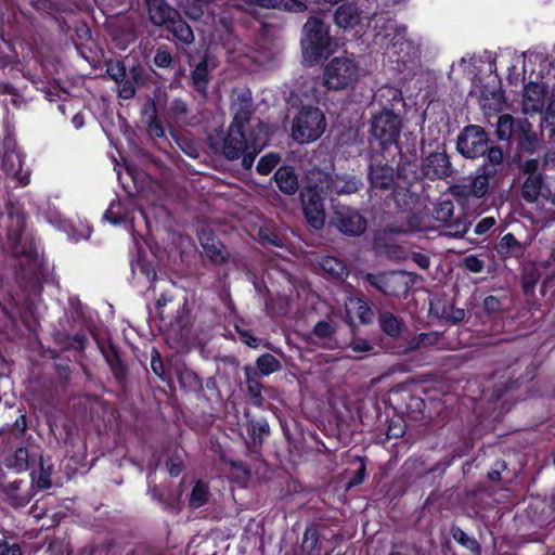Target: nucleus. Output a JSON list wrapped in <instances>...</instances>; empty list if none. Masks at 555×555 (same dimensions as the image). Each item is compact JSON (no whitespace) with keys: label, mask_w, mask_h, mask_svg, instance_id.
<instances>
[{"label":"nucleus","mask_w":555,"mask_h":555,"mask_svg":"<svg viewBox=\"0 0 555 555\" xmlns=\"http://www.w3.org/2000/svg\"><path fill=\"white\" fill-rule=\"evenodd\" d=\"M378 108L367 119L366 153L396 159L400 154L399 138L403 127L405 101L400 89L383 86L375 94Z\"/></svg>","instance_id":"f257e3e1"},{"label":"nucleus","mask_w":555,"mask_h":555,"mask_svg":"<svg viewBox=\"0 0 555 555\" xmlns=\"http://www.w3.org/2000/svg\"><path fill=\"white\" fill-rule=\"evenodd\" d=\"M267 135H262L260 124L250 129L248 133L246 130L232 127H228L227 130L219 127L207 137L208 147L215 155L229 162L241 159V165L245 170L253 167L256 157L267 145Z\"/></svg>","instance_id":"f03ea898"},{"label":"nucleus","mask_w":555,"mask_h":555,"mask_svg":"<svg viewBox=\"0 0 555 555\" xmlns=\"http://www.w3.org/2000/svg\"><path fill=\"white\" fill-rule=\"evenodd\" d=\"M5 246L14 258L24 257L29 261H36L38 251L34 238H24L26 229V214L24 209L18 204L9 202L5 205Z\"/></svg>","instance_id":"7ed1b4c3"},{"label":"nucleus","mask_w":555,"mask_h":555,"mask_svg":"<svg viewBox=\"0 0 555 555\" xmlns=\"http://www.w3.org/2000/svg\"><path fill=\"white\" fill-rule=\"evenodd\" d=\"M489 134L478 125L465 126L457 135L456 151L465 158L486 156L483 162L500 165L503 151L500 146L489 145Z\"/></svg>","instance_id":"20e7f679"},{"label":"nucleus","mask_w":555,"mask_h":555,"mask_svg":"<svg viewBox=\"0 0 555 555\" xmlns=\"http://www.w3.org/2000/svg\"><path fill=\"white\" fill-rule=\"evenodd\" d=\"M330 27L319 17L311 16L305 23L301 38V48L305 59L310 64H318L332 53L333 39L328 33Z\"/></svg>","instance_id":"39448f33"},{"label":"nucleus","mask_w":555,"mask_h":555,"mask_svg":"<svg viewBox=\"0 0 555 555\" xmlns=\"http://www.w3.org/2000/svg\"><path fill=\"white\" fill-rule=\"evenodd\" d=\"M4 465L16 473L29 470L30 486H52L53 463L51 459L40 455L38 460L30 455L25 447L17 448L4 459Z\"/></svg>","instance_id":"423d86ee"},{"label":"nucleus","mask_w":555,"mask_h":555,"mask_svg":"<svg viewBox=\"0 0 555 555\" xmlns=\"http://www.w3.org/2000/svg\"><path fill=\"white\" fill-rule=\"evenodd\" d=\"M326 120L319 107L302 106L293 119L292 137L300 143L317 141L324 133Z\"/></svg>","instance_id":"0eeeda50"},{"label":"nucleus","mask_w":555,"mask_h":555,"mask_svg":"<svg viewBox=\"0 0 555 555\" xmlns=\"http://www.w3.org/2000/svg\"><path fill=\"white\" fill-rule=\"evenodd\" d=\"M358 79L359 65L353 59L334 57L324 68L323 82L328 90H346L353 87Z\"/></svg>","instance_id":"6e6552de"},{"label":"nucleus","mask_w":555,"mask_h":555,"mask_svg":"<svg viewBox=\"0 0 555 555\" xmlns=\"http://www.w3.org/2000/svg\"><path fill=\"white\" fill-rule=\"evenodd\" d=\"M455 172L450 155L442 149L422 155L418 170L414 171L417 176L414 178L421 179V182L425 180L435 182L452 178Z\"/></svg>","instance_id":"1a4fd4ad"},{"label":"nucleus","mask_w":555,"mask_h":555,"mask_svg":"<svg viewBox=\"0 0 555 555\" xmlns=\"http://www.w3.org/2000/svg\"><path fill=\"white\" fill-rule=\"evenodd\" d=\"M367 181L372 190L383 192L392 191L398 184L396 182L397 175L392 164L396 159H388L384 155H375L366 153Z\"/></svg>","instance_id":"9d476101"},{"label":"nucleus","mask_w":555,"mask_h":555,"mask_svg":"<svg viewBox=\"0 0 555 555\" xmlns=\"http://www.w3.org/2000/svg\"><path fill=\"white\" fill-rule=\"evenodd\" d=\"M365 281L384 295L397 298H405L411 287V279L404 271L367 273Z\"/></svg>","instance_id":"9b49d317"},{"label":"nucleus","mask_w":555,"mask_h":555,"mask_svg":"<svg viewBox=\"0 0 555 555\" xmlns=\"http://www.w3.org/2000/svg\"><path fill=\"white\" fill-rule=\"evenodd\" d=\"M388 403L401 417L421 421L424 416L425 401L409 388L398 386L388 396Z\"/></svg>","instance_id":"f8f14e48"},{"label":"nucleus","mask_w":555,"mask_h":555,"mask_svg":"<svg viewBox=\"0 0 555 555\" xmlns=\"http://www.w3.org/2000/svg\"><path fill=\"white\" fill-rule=\"evenodd\" d=\"M300 202L308 224L320 230L325 223L324 196L317 185L307 186L300 192Z\"/></svg>","instance_id":"ddd939ff"},{"label":"nucleus","mask_w":555,"mask_h":555,"mask_svg":"<svg viewBox=\"0 0 555 555\" xmlns=\"http://www.w3.org/2000/svg\"><path fill=\"white\" fill-rule=\"evenodd\" d=\"M331 223L344 235L360 236L365 230L367 222L365 218L348 206H335Z\"/></svg>","instance_id":"4468645a"},{"label":"nucleus","mask_w":555,"mask_h":555,"mask_svg":"<svg viewBox=\"0 0 555 555\" xmlns=\"http://www.w3.org/2000/svg\"><path fill=\"white\" fill-rule=\"evenodd\" d=\"M96 343L116 384L122 389L126 388L128 385L129 367L121 357L120 348L112 339H108L106 344L99 340Z\"/></svg>","instance_id":"2eb2a0df"},{"label":"nucleus","mask_w":555,"mask_h":555,"mask_svg":"<svg viewBox=\"0 0 555 555\" xmlns=\"http://www.w3.org/2000/svg\"><path fill=\"white\" fill-rule=\"evenodd\" d=\"M528 518L538 527H545L555 520V495L552 499L541 495H530L526 507Z\"/></svg>","instance_id":"dca6fc26"},{"label":"nucleus","mask_w":555,"mask_h":555,"mask_svg":"<svg viewBox=\"0 0 555 555\" xmlns=\"http://www.w3.org/2000/svg\"><path fill=\"white\" fill-rule=\"evenodd\" d=\"M496 166L492 163L483 162L477 169V175L468 184L462 185V194L465 196H474L476 198L483 197L489 190L490 179L496 173Z\"/></svg>","instance_id":"f3484780"},{"label":"nucleus","mask_w":555,"mask_h":555,"mask_svg":"<svg viewBox=\"0 0 555 555\" xmlns=\"http://www.w3.org/2000/svg\"><path fill=\"white\" fill-rule=\"evenodd\" d=\"M365 456H348L347 466L336 475L335 486H360L366 476Z\"/></svg>","instance_id":"a211bd4d"},{"label":"nucleus","mask_w":555,"mask_h":555,"mask_svg":"<svg viewBox=\"0 0 555 555\" xmlns=\"http://www.w3.org/2000/svg\"><path fill=\"white\" fill-rule=\"evenodd\" d=\"M231 112L233 117L229 127L246 130V126L249 124L254 113L250 93L242 92L238 94L231 104Z\"/></svg>","instance_id":"6ab92c4d"},{"label":"nucleus","mask_w":555,"mask_h":555,"mask_svg":"<svg viewBox=\"0 0 555 555\" xmlns=\"http://www.w3.org/2000/svg\"><path fill=\"white\" fill-rule=\"evenodd\" d=\"M547 86L538 82H528L524 86L522 109L526 114L542 113L545 107Z\"/></svg>","instance_id":"aec40b11"},{"label":"nucleus","mask_w":555,"mask_h":555,"mask_svg":"<svg viewBox=\"0 0 555 555\" xmlns=\"http://www.w3.org/2000/svg\"><path fill=\"white\" fill-rule=\"evenodd\" d=\"M219 465L221 476H223L231 483L246 486L251 477L249 466L242 461H234L225 457L224 455H221Z\"/></svg>","instance_id":"412c9836"},{"label":"nucleus","mask_w":555,"mask_h":555,"mask_svg":"<svg viewBox=\"0 0 555 555\" xmlns=\"http://www.w3.org/2000/svg\"><path fill=\"white\" fill-rule=\"evenodd\" d=\"M554 192L545 184L544 175L528 176L521 186V197L529 204L535 203L539 197L553 198Z\"/></svg>","instance_id":"4be33fe9"},{"label":"nucleus","mask_w":555,"mask_h":555,"mask_svg":"<svg viewBox=\"0 0 555 555\" xmlns=\"http://www.w3.org/2000/svg\"><path fill=\"white\" fill-rule=\"evenodd\" d=\"M521 152L535 153L542 144V140L534 131L532 124L524 118L518 126L514 141Z\"/></svg>","instance_id":"5701e85b"},{"label":"nucleus","mask_w":555,"mask_h":555,"mask_svg":"<svg viewBox=\"0 0 555 555\" xmlns=\"http://www.w3.org/2000/svg\"><path fill=\"white\" fill-rule=\"evenodd\" d=\"M211 80L208 59L205 55L191 70L190 86L203 99H208V87Z\"/></svg>","instance_id":"b1692460"},{"label":"nucleus","mask_w":555,"mask_h":555,"mask_svg":"<svg viewBox=\"0 0 555 555\" xmlns=\"http://www.w3.org/2000/svg\"><path fill=\"white\" fill-rule=\"evenodd\" d=\"M150 21L155 26H164L166 23L179 16V12L166 0H144Z\"/></svg>","instance_id":"393cba45"},{"label":"nucleus","mask_w":555,"mask_h":555,"mask_svg":"<svg viewBox=\"0 0 555 555\" xmlns=\"http://www.w3.org/2000/svg\"><path fill=\"white\" fill-rule=\"evenodd\" d=\"M363 13L356 3H344L335 11L334 21L343 29H353L363 18H369Z\"/></svg>","instance_id":"a878e982"},{"label":"nucleus","mask_w":555,"mask_h":555,"mask_svg":"<svg viewBox=\"0 0 555 555\" xmlns=\"http://www.w3.org/2000/svg\"><path fill=\"white\" fill-rule=\"evenodd\" d=\"M278 189L285 195H295L299 190V178L291 165H283L273 175Z\"/></svg>","instance_id":"bb28decb"},{"label":"nucleus","mask_w":555,"mask_h":555,"mask_svg":"<svg viewBox=\"0 0 555 555\" xmlns=\"http://www.w3.org/2000/svg\"><path fill=\"white\" fill-rule=\"evenodd\" d=\"M391 197L396 208L402 212L412 211L421 204V196L411 190V184L408 186L397 185L391 191Z\"/></svg>","instance_id":"cd10ccee"},{"label":"nucleus","mask_w":555,"mask_h":555,"mask_svg":"<svg viewBox=\"0 0 555 555\" xmlns=\"http://www.w3.org/2000/svg\"><path fill=\"white\" fill-rule=\"evenodd\" d=\"M397 157H399V159L396 167H393L396 169L397 179L408 184L421 182V179L414 178V176H416L414 171L418 170V165L415 164L416 151L414 150L413 155L410 157L403 154L400 147V154H398Z\"/></svg>","instance_id":"c85d7f7f"},{"label":"nucleus","mask_w":555,"mask_h":555,"mask_svg":"<svg viewBox=\"0 0 555 555\" xmlns=\"http://www.w3.org/2000/svg\"><path fill=\"white\" fill-rule=\"evenodd\" d=\"M494 249L503 259L508 257L520 258L526 251V246L513 233L508 232L499 240Z\"/></svg>","instance_id":"c756f323"},{"label":"nucleus","mask_w":555,"mask_h":555,"mask_svg":"<svg viewBox=\"0 0 555 555\" xmlns=\"http://www.w3.org/2000/svg\"><path fill=\"white\" fill-rule=\"evenodd\" d=\"M181 488H149L153 500L164 509L177 511L181 498Z\"/></svg>","instance_id":"7c9ffc66"},{"label":"nucleus","mask_w":555,"mask_h":555,"mask_svg":"<svg viewBox=\"0 0 555 555\" xmlns=\"http://www.w3.org/2000/svg\"><path fill=\"white\" fill-rule=\"evenodd\" d=\"M245 380L247 386V395L253 405L262 406L264 398L262 396V384L259 380L258 373L250 365L244 367Z\"/></svg>","instance_id":"2f4dec72"},{"label":"nucleus","mask_w":555,"mask_h":555,"mask_svg":"<svg viewBox=\"0 0 555 555\" xmlns=\"http://www.w3.org/2000/svg\"><path fill=\"white\" fill-rule=\"evenodd\" d=\"M167 30L172 35L173 39L181 43L190 44L194 41V34L188 22L181 16H175L168 23H166Z\"/></svg>","instance_id":"473e14b6"},{"label":"nucleus","mask_w":555,"mask_h":555,"mask_svg":"<svg viewBox=\"0 0 555 555\" xmlns=\"http://www.w3.org/2000/svg\"><path fill=\"white\" fill-rule=\"evenodd\" d=\"M385 28L391 31L392 35V47L393 54L400 55V53L410 47V41L406 38L408 28L405 25L398 24L396 20L388 18L385 21Z\"/></svg>","instance_id":"72a5a7b5"},{"label":"nucleus","mask_w":555,"mask_h":555,"mask_svg":"<svg viewBox=\"0 0 555 555\" xmlns=\"http://www.w3.org/2000/svg\"><path fill=\"white\" fill-rule=\"evenodd\" d=\"M524 118H515L509 114L501 115L496 122V137L500 141H514L518 126Z\"/></svg>","instance_id":"f704fd0d"},{"label":"nucleus","mask_w":555,"mask_h":555,"mask_svg":"<svg viewBox=\"0 0 555 555\" xmlns=\"http://www.w3.org/2000/svg\"><path fill=\"white\" fill-rule=\"evenodd\" d=\"M202 246L212 263L224 264L228 262L229 255L220 240L214 236L207 237L205 242H202Z\"/></svg>","instance_id":"c9c22d12"},{"label":"nucleus","mask_w":555,"mask_h":555,"mask_svg":"<svg viewBox=\"0 0 555 555\" xmlns=\"http://www.w3.org/2000/svg\"><path fill=\"white\" fill-rule=\"evenodd\" d=\"M4 494V501L14 508H22L26 506L31 499L37 494L31 492L34 488H1Z\"/></svg>","instance_id":"e433bc0d"},{"label":"nucleus","mask_w":555,"mask_h":555,"mask_svg":"<svg viewBox=\"0 0 555 555\" xmlns=\"http://www.w3.org/2000/svg\"><path fill=\"white\" fill-rule=\"evenodd\" d=\"M380 330L391 338H398L402 334L403 322L396 314L389 311H380L378 314Z\"/></svg>","instance_id":"4c0bfd02"},{"label":"nucleus","mask_w":555,"mask_h":555,"mask_svg":"<svg viewBox=\"0 0 555 555\" xmlns=\"http://www.w3.org/2000/svg\"><path fill=\"white\" fill-rule=\"evenodd\" d=\"M24 159L21 153L15 150H7L2 157V169L3 171L12 176L20 181H23L22 169Z\"/></svg>","instance_id":"58836bf2"},{"label":"nucleus","mask_w":555,"mask_h":555,"mask_svg":"<svg viewBox=\"0 0 555 555\" xmlns=\"http://www.w3.org/2000/svg\"><path fill=\"white\" fill-rule=\"evenodd\" d=\"M517 364H518V361L516 358H513V359L506 361V369H507V371L512 370V373L508 375L505 383L494 386V388L492 390L491 399L498 401L509 390L519 387L520 379H524V377H515L514 366Z\"/></svg>","instance_id":"ea45409f"},{"label":"nucleus","mask_w":555,"mask_h":555,"mask_svg":"<svg viewBox=\"0 0 555 555\" xmlns=\"http://www.w3.org/2000/svg\"><path fill=\"white\" fill-rule=\"evenodd\" d=\"M470 225L472 222L468 220L467 216L464 212H460L454 215L450 221L444 223L441 228L446 235L460 238L467 233Z\"/></svg>","instance_id":"a19ab883"},{"label":"nucleus","mask_w":555,"mask_h":555,"mask_svg":"<svg viewBox=\"0 0 555 555\" xmlns=\"http://www.w3.org/2000/svg\"><path fill=\"white\" fill-rule=\"evenodd\" d=\"M181 388L185 391L195 392L197 397L204 392V383L199 375L191 369L185 367L178 374Z\"/></svg>","instance_id":"79ce46f5"},{"label":"nucleus","mask_w":555,"mask_h":555,"mask_svg":"<svg viewBox=\"0 0 555 555\" xmlns=\"http://www.w3.org/2000/svg\"><path fill=\"white\" fill-rule=\"evenodd\" d=\"M322 272L332 279H341L347 275V267L343 260L334 256H323L319 262Z\"/></svg>","instance_id":"37998d69"},{"label":"nucleus","mask_w":555,"mask_h":555,"mask_svg":"<svg viewBox=\"0 0 555 555\" xmlns=\"http://www.w3.org/2000/svg\"><path fill=\"white\" fill-rule=\"evenodd\" d=\"M301 550L306 555H321L320 533L317 526H309L305 530Z\"/></svg>","instance_id":"c03bdc74"},{"label":"nucleus","mask_w":555,"mask_h":555,"mask_svg":"<svg viewBox=\"0 0 555 555\" xmlns=\"http://www.w3.org/2000/svg\"><path fill=\"white\" fill-rule=\"evenodd\" d=\"M450 533L456 543L469 551L473 555H480L481 546L475 537L468 535L463 529L454 525L451 527Z\"/></svg>","instance_id":"a18cd8bd"},{"label":"nucleus","mask_w":555,"mask_h":555,"mask_svg":"<svg viewBox=\"0 0 555 555\" xmlns=\"http://www.w3.org/2000/svg\"><path fill=\"white\" fill-rule=\"evenodd\" d=\"M541 116V132L547 133L550 139L555 138V96L548 99L546 106L543 108Z\"/></svg>","instance_id":"49530a36"},{"label":"nucleus","mask_w":555,"mask_h":555,"mask_svg":"<svg viewBox=\"0 0 555 555\" xmlns=\"http://www.w3.org/2000/svg\"><path fill=\"white\" fill-rule=\"evenodd\" d=\"M256 366L258 370V376H269L275 372H279L282 369V364L279 359H276L271 353H263L259 356L256 360Z\"/></svg>","instance_id":"de8ad7c7"},{"label":"nucleus","mask_w":555,"mask_h":555,"mask_svg":"<svg viewBox=\"0 0 555 555\" xmlns=\"http://www.w3.org/2000/svg\"><path fill=\"white\" fill-rule=\"evenodd\" d=\"M406 225L411 232H423L429 228L428 215L420 209L406 211Z\"/></svg>","instance_id":"09e8293b"},{"label":"nucleus","mask_w":555,"mask_h":555,"mask_svg":"<svg viewBox=\"0 0 555 555\" xmlns=\"http://www.w3.org/2000/svg\"><path fill=\"white\" fill-rule=\"evenodd\" d=\"M454 209V204L451 201H442L435 206L433 218L440 222L442 227L455 215Z\"/></svg>","instance_id":"8fccbe9b"},{"label":"nucleus","mask_w":555,"mask_h":555,"mask_svg":"<svg viewBox=\"0 0 555 555\" xmlns=\"http://www.w3.org/2000/svg\"><path fill=\"white\" fill-rule=\"evenodd\" d=\"M270 427L267 422H251L248 426V434L254 446L262 447L263 436L269 435Z\"/></svg>","instance_id":"3c124183"},{"label":"nucleus","mask_w":555,"mask_h":555,"mask_svg":"<svg viewBox=\"0 0 555 555\" xmlns=\"http://www.w3.org/2000/svg\"><path fill=\"white\" fill-rule=\"evenodd\" d=\"M281 162V156L278 153L270 152L260 157L256 170L261 176L269 175Z\"/></svg>","instance_id":"603ef678"},{"label":"nucleus","mask_w":555,"mask_h":555,"mask_svg":"<svg viewBox=\"0 0 555 555\" xmlns=\"http://www.w3.org/2000/svg\"><path fill=\"white\" fill-rule=\"evenodd\" d=\"M153 63L158 68H171L173 64V56L170 48L166 44H159L155 51Z\"/></svg>","instance_id":"864d4df0"},{"label":"nucleus","mask_w":555,"mask_h":555,"mask_svg":"<svg viewBox=\"0 0 555 555\" xmlns=\"http://www.w3.org/2000/svg\"><path fill=\"white\" fill-rule=\"evenodd\" d=\"M189 113L188 103L181 98H175L168 105V116L175 120L185 119Z\"/></svg>","instance_id":"5fc2aeb1"},{"label":"nucleus","mask_w":555,"mask_h":555,"mask_svg":"<svg viewBox=\"0 0 555 555\" xmlns=\"http://www.w3.org/2000/svg\"><path fill=\"white\" fill-rule=\"evenodd\" d=\"M440 317L452 324H457L465 318V311L462 308L455 307L451 302H444L441 309Z\"/></svg>","instance_id":"6e6d98bb"},{"label":"nucleus","mask_w":555,"mask_h":555,"mask_svg":"<svg viewBox=\"0 0 555 555\" xmlns=\"http://www.w3.org/2000/svg\"><path fill=\"white\" fill-rule=\"evenodd\" d=\"M166 468L171 477H178L184 469V460L177 452L172 453L166 460Z\"/></svg>","instance_id":"4d7b16f0"},{"label":"nucleus","mask_w":555,"mask_h":555,"mask_svg":"<svg viewBox=\"0 0 555 555\" xmlns=\"http://www.w3.org/2000/svg\"><path fill=\"white\" fill-rule=\"evenodd\" d=\"M271 8L298 13L306 11L307 5L301 0H273Z\"/></svg>","instance_id":"13d9d810"},{"label":"nucleus","mask_w":555,"mask_h":555,"mask_svg":"<svg viewBox=\"0 0 555 555\" xmlns=\"http://www.w3.org/2000/svg\"><path fill=\"white\" fill-rule=\"evenodd\" d=\"M209 488H192L189 505L192 508H199L205 505L209 496Z\"/></svg>","instance_id":"bf43d9fd"},{"label":"nucleus","mask_w":555,"mask_h":555,"mask_svg":"<svg viewBox=\"0 0 555 555\" xmlns=\"http://www.w3.org/2000/svg\"><path fill=\"white\" fill-rule=\"evenodd\" d=\"M391 31L385 28V22L380 26V29L376 31L374 35V42L378 44L382 49L389 50L393 53L392 47V35Z\"/></svg>","instance_id":"052dcab7"},{"label":"nucleus","mask_w":555,"mask_h":555,"mask_svg":"<svg viewBox=\"0 0 555 555\" xmlns=\"http://www.w3.org/2000/svg\"><path fill=\"white\" fill-rule=\"evenodd\" d=\"M151 369L158 378L167 380L162 356L156 347H153L151 351Z\"/></svg>","instance_id":"680f3d73"},{"label":"nucleus","mask_w":555,"mask_h":555,"mask_svg":"<svg viewBox=\"0 0 555 555\" xmlns=\"http://www.w3.org/2000/svg\"><path fill=\"white\" fill-rule=\"evenodd\" d=\"M359 181L350 178L344 181H336L334 184L337 194H353L359 190Z\"/></svg>","instance_id":"e2e57ef3"},{"label":"nucleus","mask_w":555,"mask_h":555,"mask_svg":"<svg viewBox=\"0 0 555 555\" xmlns=\"http://www.w3.org/2000/svg\"><path fill=\"white\" fill-rule=\"evenodd\" d=\"M335 331L333 323L326 320L319 321L313 327V334L321 339L331 337Z\"/></svg>","instance_id":"0e129e2a"},{"label":"nucleus","mask_w":555,"mask_h":555,"mask_svg":"<svg viewBox=\"0 0 555 555\" xmlns=\"http://www.w3.org/2000/svg\"><path fill=\"white\" fill-rule=\"evenodd\" d=\"M107 75L116 82L124 80L127 76L126 66L122 62L117 61L107 65Z\"/></svg>","instance_id":"69168bd1"},{"label":"nucleus","mask_w":555,"mask_h":555,"mask_svg":"<svg viewBox=\"0 0 555 555\" xmlns=\"http://www.w3.org/2000/svg\"><path fill=\"white\" fill-rule=\"evenodd\" d=\"M482 308L488 314L498 313L503 310V301L496 296L489 295L483 299Z\"/></svg>","instance_id":"338daca9"},{"label":"nucleus","mask_w":555,"mask_h":555,"mask_svg":"<svg viewBox=\"0 0 555 555\" xmlns=\"http://www.w3.org/2000/svg\"><path fill=\"white\" fill-rule=\"evenodd\" d=\"M463 268L472 273H480L485 268V261L475 255H468L463 259Z\"/></svg>","instance_id":"774afa93"}]
</instances>
